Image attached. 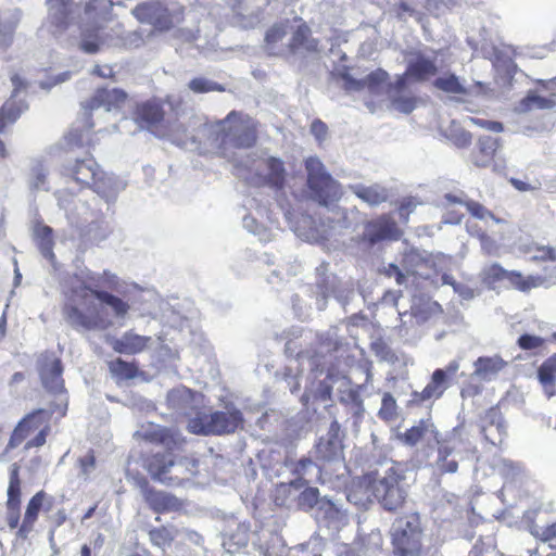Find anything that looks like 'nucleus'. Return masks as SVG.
I'll list each match as a JSON object with an SVG mask.
<instances>
[{"label":"nucleus","mask_w":556,"mask_h":556,"mask_svg":"<svg viewBox=\"0 0 556 556\" xmlns=\"http://www.w3.org/2000/svg\"><path fill=\"white\" fill-rule=\"evenodd\" d=\"M118 278L104 270L101 274L86 270L68 276L63 286L62 315L76 330H105L112 321L100 304L111 307L114 316L124 318L130 306L123 299L104 289L116 290Z\"/></svg>","instance_id":"obj_1"},{"label":"nucleus","mask_w":556,"mask_h":556,"mask_svg":"<svg viewBox=\"0 0 556 556\" xmlns=\"http://www.w3.org/2000/svg\"><path fill=\"white\" fill-rule=\"evenodd\" d=\"M38 374L43 388L55 395L47 409L37 408L27 413L14 426L3 450L7 455L24 442V450L39 448L51 433L50 421L58 424L68 410V394L64 386L63 365L54 352L45 351L38 357Z\"/></svg>","instance_id":"obj_2"},{"label":"nucleus","mask_w":556,"mask_h":556,"mask_svg":"<svg viewBox=\"0 0 556 556\" xmlns=\"http://www.w3.org/2000/svg\"><path fill=\"white\" fill-rule=\"evenodd\" d=\"M38 374L43 388L55 395L47 409L37 408L27 413L14 426L3 450L7 455L24 442V450L39 448L51 433L50 421L58 424L68 410V394L64 386L63 365L54 352L45 351L38 357Z\"/></svg>","instance_id":"obj_3"},{"label":"nucleus","mask_w":556,"mask_h":556,"mask_svg":"<svg viewBox=\"0 0 556 556\" xmlns=\"http://www.w3.org/2000/svg\"><path fill=\"white\" fill-rule=\"evenodd\" d=\"M217 129L211 134L212 154L227 157L233 149H250L257 142L258 123L240 111H230L216 123Z\"/></svg>","instance_id":"obj_4"},{"label":"nucleus","mask_w":556,"mask_h":556,"mask_svg":"<svg viewBox=\"0 0 556 556\" xmlns=\"http://www.w3.org/2000/svg\"><path fill=\"white\" fill-rule=\"evenodd\" d=\"M144 441L162 445L166 448L165 453H154L147 457L146 469L154 480L166 482V475L175 465L173 453L180 451L186 444V438L178 430L167 427H153L143 433Z\"/></svg>","instance_id":"obj_5"},{"label":"nucleus","mask_w":556,"mask_h":556,"mask_svg":"<svg viewBox=\"0 0 556 556\" xmlns=\"http://www.w3.org/2000/svg\"><path fill=\"white\" fill-rule=\"evenodd\" d=\"M424 529L417 513H407L395 519L390 531L392 556H424Z\"/></svg>","instance_id":"obj_6"},{"label":"nucleus","mask_w":556,"mask_h":556,"mask_svg":"<svg viewBox=\"0 0 556 556\" xmlns=\"http://www.w3.org/2000/svg\"><path fill=\"white\" fill-rule=\"evenodd\" d=\"M304 166L311 198L323 206L338 203L343 195L342 186L326 170L321 161L317 156H309Z\"/></svg>","instance_id":"obj_7"},{"label":"nucleus","mask_w":556,"mask_h":556,"mask_svg":"<svg viewBox=\"0 0 556 556\" xmlns=\"http://www.w3.org/2000/svg\"><path fill=\"white\" fill-rule=\"evenodd\" d=\"M61 176L78 186L79 189H93L100 192L105 186V173L92 153L66 156L60 169Z\"/></svg>","instance_id":"obj_8"},{"label":"nucleus","mask_w":556,"mask_h":556,"mask_svg":"<svg viewBox=\"0 0 556 556\" xmlns=\"http://www.w3.org/2000/svg\"><path fill=\"white\" fill-rule=\"evenodd\" d=\"M55 502V497L47 493L45 490L36 492L27 502L22 522L16 531L17 538L21 540L28 539V535L35 529V525L38 521L40 513L45 514L52 530L63 526L67 520V514L64 508H60L53 515H50Z\"/></svg>","instance_id":"obj_9"},{"label":"nucleus","mask_w":556,"mask_h":556,"mask_svg":"<svg viewBox=\"0 0 556 556\" xmlns=\"http://www.w3.org/2000/svg\"><path fill=\"white\" fill-rule=\"evenodd\" d=\"M403 479L404 477L394 467H390L380 478L375 472L365 476V481L374 496L389 511L396 510L405 503L406 493L401 486Z\"/></svg>","instance_id":"obj_10"},{"label":"nucleus","mask_w":556,"mask_h":556,"mask_svg":"<svg viewBox=\"0 0 556 556\" xmlns=\"http://www.w3.org/2000/svg\"><path fill=\"white\" fill-rule=\"evenodd\" d=\"M459 368L457 362H451L445 369H435L429 382L421 391H413L410 399L407 401L408 408L421 407L427 402H433L443 396L450 387V378L454 376Z\"/></svg>","instance_id":"obj_11"},{"label":"nucleus","mask_w":556,"mask_h":556,"mask_svg":"<svg viewBox=\"0 0 556 556\" xmlns=\"http://www.w3.org/2000/svg\"><path fill=\"white\" fill-rule=\"evenodd\" d=\"M165 115L163 101L157 98L136 102L130 111V118L138 128L155 136L165 129Z\"/></svg>","instance_id":"obj_12"},{"label":"nucleus","mask_w":556,"mask_h":556,"mask_svg":"<svg viewBox=\"0 0 556 556\" xmlns=\"http://www.w3.org/2000/svg\"><path fill=\"white\" fill-rule=\"evenodd\" d=\"M132 15L139 23L149 24L159 33L168 31L176 24L174 14L159 0L138 3Z\"/></svg>","instance_id":"obj_13"},{"label":"nucleus","mask_w":556,"mask_h":556,"mask_svg":"<svg viewBox=\"0 0 556 556\" xmlns=\"http://www.w3.org/2000/svg\"><path fill=\"white\" fill-rule=\"evenodd\" d=\"M140 490L149 508L157 514H179L185 510V501L173 493L156 490L151 486L147 479L140 482Z\"/></svg>","instance_id":"obj_14"},{"label":"nucleus","mask_w":556,"mask_h":556,"mask_svg":"<svg viewBox=\"0 0 556 556\" xmlns=\"http://www.w3.org/2000/svg\"><path fill=\"white\" fill-rule=\"evenodd\" d=\"M21 467L14 463L9 470V485L7 491V525L10 529H18L21 525L22 481Z\"/></svg>","instance_id":"obj_15"},{"label":"nucleus","mask_w":556,"mask_h":556,"mask_svg":"<svg viewBox=\"0 0 556 556\" xmlns=\"http://www.w3.org/2000/svg\"><path fill=\"white\" fill-rule=\"evenodd\" d=\"M402 231L390 214H381L365 224L363 240L376 244L384 240H399Z\"/></svg>","instance_id":"obj_16"},{"label":"nucleus","mask_w":556,"mask_h":556,"mask_svg":"<svg viewBox=\"0 0 556 556\" xmlns=\"http://www.w3.org/2000/svg\"><path fill=\"white\" fill-rule=\"evenodd\" d=\"M128 100V93L121 88L100 87L87 99L83 106L87 111L103 109L106 112L119 111Z\"/></svg>","instance_id":"obj_17"},{"label":"nucleus","mask_w":556,"mask_h":556,"mask_svg":"<svg viewBox=\"0 0 556 556\" xmlns=\"http://www.w3.org/2000/svg\"><path fill=\"white\" fill-rule=\"evenodd\" d=\"M408 84L405 77L396 76L395 80L390 83L387 88L392 108L404 114L413 112L419 102L418 97L409 88Z\"/></svg>","instance_id":"obj_18"},{"label":"nucleus","mask_w":556,"mask_h":556,"mask_svg":"<svg viewBox=\"0 0 556 556\" xmlns=\"http://www.w3.org/2000/svg\"><path fill=\"white\" fill-rule=\"evenodd\" d=\"M212 430L213 435L222 437L233 434L244 428V417L242 412L235 407H227L226 410L212 409Z\"/></svg>","instance_id":"obj_19"},{"label":"nucleus","mask_w":556,"mask_h":556,"mask_svg":"<svg viewBox=\"0 0 556 556\" xmlns=\"http://www.w3.org/2000/svg\"><path fill=\"white\" fill-rule=\"evenodd\" d=\"M438 74V66L434 60L426 56L422 52L412 53L406 70L400 77H405L408 83H425Z\"/></svg>","instance_id":"obj_20"},{"label":"nucleus","mask_w":556,"mask_h":556,"mask_svg":"<svg viewBox=\"0 0 556 556\" xmlns=\"http://www.w3.org/2000/svg\"><path fill=\"white\" fill-rule=\"evenodd\" d=\"M481 422L484 439L493 445H502L507 435V427L500 407L492 406L485 410Z\"/></svg>","instance_id":"obj_21"},{"label":"nucleus","mask_w":556,"mask_h":556,"mask_svg":"<svg viewBox=\"0 0 556 556\" xmlns=\"http://www.w3.org/2000/svg\"><path fill=\"white\" fill-rule=\"evenodd\" d=\"M49 5V21L54 34L65 33L75 20L74 0H47Z\"/></svg>","instance_id":"obj_22"},{"label":"nucleus","mask_w":556,"mask_h":556,"mask_svg":"<svg viewBox=\"0 0 556 556\" xmlns=\"http://www.w3.org/2000/svg\"><path fill=\"white\" fill-rule=\"evenodd\" d=\"M340 425L332 421L326 437H321L316 444L317 457L324 462L337 460L343 455V443L340 437Z\"/></svg>","instance_id":"obj_23"},{"label":"nucleus","mask_w":556,"mask_h":556,"mask_svg":"<svg viewBox=\"0 0 556 556\" xmlns=\"http://www.w3.org/2000/svg\"><path fill=\"white\" fill-rule=\"evenodd\" d=\"M501 140L491 136H480L471 150L469 159L475 167L485 168L491 166L496 153L501 149Z\"/></svg>","instance_id":"obj_24"},{"label":"nucleus","mask_w":556,"mask_h":556,"mask_svg":"<svg viewBox=\"0 0 556 556\" xmlns=\"http://www.w3.org/2000/svg\"><path fill=\"white\" fill-rule=\"evenodd\" d=\"M94 149L93 134L86 128L71 129L64 137L63 150L66 156L92 153Z\"/></svg>","instance_id":"obj_25"},{"label":"nucleus","mask_w":556,"mask_h":556,"mask_svg":"<svg viewBox=\"0 0 556 556\" xmlns=\"http://www.w3.org/2000/svg\"><path fill=\"white\" fill-rule=\"evenodd\" d=\"M152 342L149 336H140L134 330H128L121 338L112 339V349L119 354L135 355L146 351Z\"/></svg>","instance_id":"obj_26"},{"label":"nucleus","mask_w":556,"mask_h":556,"mask_svg":"<svg viewBox=\"0 0 556 556\" xmlns=\"http://www.w3.org/2000/svg\"><path fill=\"white\" fill-rule=\"evenodd\" d=\"M264 174H257L260 182L275 190H282L286 186L287 172L285 163L275 156L264 160Z\"/></svg>","instance_id":"obj_27"},{"label":"nucleus","mask_w":556,"mask_h":556,"mask_svg":"<svg viewBox=\"0 0 556 556\" xmlns=\"http://www.w3.org/2000/svg\"><path fill=\"white\" fill-rule=\"evenodd\" d=\"M288 50L295 53L299 50L308 52L318 51V40L312 37V30L308 25L302 22L292 33L288 43Z\"/></svg>","instance_id":"obj_28"},{"label":"nucleus","mask_w":556,"mask_h":556,"mask_svg":"<svg viewBox=\"0 0 556 556\" xmlns=\"http://www.w3.org/2000/svg\"><path fill=\"white\" fill-rule=\"evenodd\" d=\"M179 534L180 530L173 525L152 527L148 531L150 543L163 551L170 547Z\"/></svg>","instance_id":"obj_29"},{"label":"nucleus","mask_w":556,"mask_h":556,"mask_svg":"<svg viewBox=\"0 0 556 556\" xmlns=\"http://www.w3.org/2000/svg\"><path fill=\"white\" fill-rule=\"evenodd\" d=\"M212 408H198L187 422V430L195 435L211 437L212 430Z\"/></svg>","instance_id":"obj_30"},{"label":"nucleus","mask_w":556,"mask_h":556,"mask_svg":"<svg viewBox=\"0 0 556 556\" xmlns=\"http://www.w3.org/2000/svg\"><path fill=\"white\" fill-rule=\"evenodd\" d=\"M351 190L358 199L367 203L369 206H378L388 200L387 189L379 185H355L351 186Z\"/></svg>","instance_id":"obj_31"},{"label":"nucleus","mask_w":556,"mask_h":556,"mask_svg":"<svg viewBox=\"0 0 556 556\" xmlns=\"http://www.w3.org/2000/svg\"><path fill=\"white\" fill-rule=\"evenodd\" d=\"M289 30V21L273 24L265 33L264 48L269 55H278V46L286 38Z\"/></svg>","instance_id":"obj_32"},{"label":"nucleus","mask_w":556,"mask_h":556,"mask_svg":"<svg viewBox=\"0 0 556 556\" xmlns=\"http://www.w3.org/2000/svg\"><path fill=\"white\" fill-rule=\"evenodd\" d=\"M108 368L112 377L118 381L131 380L141 374L136 361L127 362L121 357L110 361Z\"/></svg>","instance_id":"obj_33"},{"label":"nucleus","mask_w":556,"mask_h":556,"mask_svg":"<svg viewBox=\"0 0 556 556\" xmlns=\"http://www.w3.org/2000/svg\"><path fill=\"white\" fill-rule=\"evenodd\" d=\"M25 105L11 97L0 108V132H4L7 128L13 125L21 116Z\"/></svg>","instance_id":"obj_34"},{"label":"nucleus","mask_w":556,"mask_h":556,"mask_svg":"<svg viewBox=\"0 0 556 556\" xmlns=\"http://www.w3.org/2000/svg\"><path fill=\"white\" fill-rule=\"evenodd\" d=\"M476 374L483 378L489 379L492 376L497 375L500 371H502L506 366L507 362H505L500 356H484L479 357L476 363Z\"/></svg>","instance_id":"obj_35"},{"label":"nucleus","mask_w":556,"mask_h":556,"mask_svg":"<svg viewBox=\"0 0 556 556\" xmlns=\"http://www.w3.org/2000/svg\"><path fill=\"white\" fill-rule=\"evenodd\" d=\"M81 39L79 42V49L88 54H94L100 51L103 43L101 36V27L92 26L81 29Z\"/></svg>","instance_id":"obj_36"},{"label":"nucleus","mask_w":556,"mask_h":556,"mask_svg":"<svg viewBox=\"0 0 556 556\" xmlns=\"http://www.w3.org/2000/svg\"><path fill=\"white\" fill-rule=\"evenodd\" d=\"M507 281L513 288L520 292H529L530 290L543 285L544 278L541 276H525L520 271L509 270Z\"/></svg>","instance_id":"obj_37"},{"label":"nucleus","mask_w":556,"mask_h":556,"mask_svg":"<svg viewBox=\"0 0 556 556\" xmlns=\"http://www.w3.org/2000/svg\"><path fill=\"white\" fill-rule=\"evenodd\" d=\"M35 239L37 241V245L40 250V252L46 256H54L53 255V247H54V240H53V230L50 226L47 225H37L35 227Z\"/></svg>","instance_id":"obj_38"},{"label":"nucleus","mask_w":556,"mask_h":556,"mask_svg":"<svg viewBox=\"0 0 556 556\" xmlns=\"http://www.w3.org/2000/svg\"><path fill=\"white\" fill-rule=\"evenodd\" d=\"M509 270H506L498 263H492L482 268L480 278L483 285L494 288L496 283L507 280Z\"/></svg>","instance_id":"obj_39"},{"label":"nucleus","mask_w":556,"mask_h":556,"mask_svg":"<svg viewBox=\"0 0 556 556\" xmlns=\"http://www.w3.org/2000/svg\"><path fill=\"white\" fill-rule=\"evenodd\" d=\"M454 447L446 443H440L438 447L437 466L442 475L455 473L458 470V463L455 459H448L453 454Z\"/></svg>","instance_id":"obj_40"},{"label":"nucleus","mask_w":556,"mask_h":556,"mask_svg":"<svg viewBox=\"0 0 556 556\" xmlns=\"http://www.w3.org/2000/svg\"><path fill=\"white\" fill-rule=\"evenodd\" d=\"M555 104L554 100L541 97L534 92H529L519 102V110L521 112H529L533 109H551Z\"/></svg>","instance_id":"obj_41"},{"label":"nucleus","mask_w":556,"mask_h":556,"mask_svg":"<svg viewBox=\"0 0 556 556\" xmlns=\"http://www.w3.org/2000/svg\"><path fill=\"white\" fill-rule=\"evenodd\" d=\"M433 86L446 93L466 94L467 89L459 83L458 77L455 74H448L443 77H439L433 81Z\"/></svg>","instance_id":"obj_42"},{"label":"nucleus","mask_w":556,"mask_h":556,"mask_svg":"<svg viewBox=\"0 0 556 556\" xmlns=\"http://www.w3.org/2000/svg\"><path fill=\"white\" fill-rule=\"evenodd\" d=\"M378 416L383 421H393L397 417V404L394 396L386 392L382 395L381 406L378 412Z\"/></svg>","instance_id":"obj_43"},{"label":"nucleus","mask_w":556,"mask_h":556,"mask_svg":"<svg viewBox=\"0 0 556 556\" xmlns=\"http://www.w3.org/2000/svg\"><path fill=\"white\" fill-rule=\"evenodd\" d=\"M188 87L194 93H206V92H212V91H218V92L225 91V88H224L223 85H220L218 83H215V81H212V80H208V79H206L204 77H194V78H192L189 81Z\"/></svg>","instance_id":"obj_44"},{"label":"nucleus","mask_w":556,"mask_h":556,"mask_svg":"<svg viewBox=\"0 0 556 556\" xmlns=\"http://www.w3.org/2000/svg\"><path fill=\"white\" fill-rule=\"evenodd\" d=\"M319 501V490L314 486H306L299 495L298 504L302 509H312Z\"/></svg>","instance_id":"obj_45"},{"label":"nucleus","mask_w":556,"mask_h":556,"mask_svg":"<svg viewBox=\"0 0 556 556\" xmlns=\"http://www.w3.org/2000/svg\"><path fill=\"white\" fill-rule=\"evenodd\" d=\"M427 427L424 421H420L419 425L413 426L407 429L402 435V441L410 446H415L426 434Z\"/></svg>","instance_id":"obj_46"},{"label":"nucleus","mask_w":556,"mask_h":556,"mask_svg":"<svg viewBox=\"0 0 556 556\" xmlns=\"http://www.w3.org/2000/svg\"><path fill=\"white\" fill-rule=\"evenodd\" d=\"M312 469H317V476L320 477L321 470L308 457H303L293 464L291 472L295 477L306 478Z\"/></svg>","instance_id":"obj_47"},{"label":"nucleus","mask_w":556,"mask_h":556,"mask_svg":"<svg viewBox=\"0 0 556 556\" xmlns=\"http://www.w3.org/2000/svg\"><path fill=\"white\" fill-rule=\"evenodd\" d=\"M465 206L468 210V212L478 219H485V218H492L495 222H500L498 218L495 217V215L484 207L481 203L473 201V200H467L465 202Z\"/></svg>","instance_id":"obj_48"},{"label":"nucleus","mask_w":556,"mask_h":556,"mask_svg":"<svg viewBox=\"0 0 556 556\" xmlns=\"http://www.w3.org/2000/svg\"><path fill=\"white\" fill-rule=\"evenodd\" d=\"M309 483L307 478L295 477L289 483H280L276 486V501H279L280 494H291V489L300 490Z\"/></svg>","instance_id":"obj_49"},{"label":"nucleus","mask_w":556,"mask_h":556,"mask_svg":"<svg viewBox=\"0 0 556 556\" xmlns=\"http://www.w3.org/2000/svg\"><path fill=\"white\" fill-rule=\"evenodd\" d=\"M448 139L455 147H457L459 149H465L471 144L472 135L470 131H468L464 128H460V129L452 130L451 134L448 135Z\"/></svg>","instance_id":"obj_50"},{"label":"nucleus","mask_w":556,"mask_h":556,"mask_svg":"<svg viewBox=\"0 0 556 556\" xmlns=\"http://www.w3.org/2000/svg\"><path fill=\"white\" fill-rule=\"evenodd\" d=\"M545 340L541 337L525 333L519 337L517 344L521 350H535L543 346Z\"/></svg>","instance_id":"obj_51"},{"label":"nucleus","mask_w":556,"mask_h":556,"mask_svg":"<svg viewBox=\"0 0 556 556\" xmlns=\"http://www.w3.org/2000/svg\"><path fill=\"white\" fill-rule=\"evenodd\" d=\"M389 79V74L383 70H377L369 73L364 81V86L366 85L369 89H375L377 87L382 86Z\"/></svg>","instance_id":"obj_52"},{"label":"nucleus","mask_w":556,"mask_h":556,"mask_svg":"<svg viewBox=\"0 0 556 556\" xmlns=\"http://www.w3.org/2000/svg\"><path fill=\"white\" fill-rule=\"evenodd\" d=\"M535 254L531 257L533 262H554L556 261V250L552 247L538 245L534 248Z\"/></svg>","instance_id":"obj_53"},{"label":"nucleus","mask_w":556,"mask_h":556,"mask_svg":"<svg viewBox=\"0 0 556 556\" xmlns=\"http://www.w3.org/2000/svg\"><path fill=\"white\" fill-rule=\"evenodd\" d=\"M416 206H417V202L415 201L414 198L408 197V198L403 199L400 202L399 207H397V212H399V216H400L401 220L404 223H407L409 219L410 213L414 212Z\"/></svg>","instance_id":"obj_54"},{"label":"nucleus","mask_w":556,"mask_h":556,"mask_svg":"<svg viewBox=\"0 0 556 556\" xmlns=\"http://www.w3.org/2000/svg\"><path fill=\"white\" fill-rule=\"evenodd\" d=\"M337 77L342 80L341 87L348 92L349 91H358L364 88L363 80H357V79L353 78L348 73H340V74H338Z\"/></svg>","instance_id":"obj_55"},{"label":"nucleus","mask_w":556,"mask_h":556,"mask_svg":"<svg viewBox=\"0 0 556 556\" xmlns=\"http://www.w3.org/2000/svg\"><path fill=\"white\" fill-rule=\"evenodd\" d=\"M104 544V538L99 534L89 544H84L80 549V556H97Z\"/></svg>","instance_id":"obj_56"},{"label":"nucleus","mask_w":556,"mask_h":556,"mask_svg":"<svg viewBox=\"0 0 556 556\" xmlns=\"http://www.w3.org/2000/svg\"><path fill=\"white\" fill-rule=\"evenodd\" d=\"M469 121L483 129L494 131V132H502L504 130V125L501 122L496 121H486L478 117H469Z\"/></svg>","instance_id":"obj_57"},{"label":"nucleus","mask_w":556,"mask_h":556,"mask_svg":"<svg viewBox=\"0 0 556 556\" xmlns=\"http://www.w3.org/2000/svg\"><path fill=\"white\" fill-rule=\"evenodd\" d=\"M311 132L319 142L324 141L328 134V126L319 118H315L311 124Z\"/></svg>","instance_id":"obj_58"},{"label":"nucleus","mask_w":556,"mask_h":556,"mask_svg":"<svg viewBox=\"0 0 556 556\" xmlns=\"http://www.w3.org/2000/svg\"><path fill=\"white\" fill-rule=\"evenodd\" d=\"M481 242L482 251L485 255H493L497 251L495 242L484 232L478 235Z\"/></svg>","instance_id":"obj_59"},{"label":"nucleus","mask_w":556,"mask_h":556,"mask_svg":"<svg viewBox=\"0 0 556 556\" xmlns=\"http://www.w3.org/2000/svg\"><path fill=\"white\" fill-rule=\"evenodd\" d=\"M538 377L543 386H554L556 374L552 371L549 368H546L543 365H541L538 370Z\"/></svg>","instance_id":"obj_60"},{"label":"nucleus","mask_w":556,"mask_h":556,"mask_svg":"<svg viewBox=\"0 0 556 556\" xmlns=\"http://www.w3.org/2000/svg\"><path fill=\"white\" fill-rule=\"evenodd\" d=\"M389 277H394L397 285H403L406 281V276L402 273L400 267L395 264H389L386 269Z\"/></svg>","instance_id":"obj_61"},{"label":"nucleus","mask_w":556,"mask_h":556,"mask_svg":"<svg viewBox=\"0 0 556 556\" xmlns=\"http://www.w3.org/2000/svg\"><path fill=\"white\" fill-rule=\"evenodd\" d=\"M80 467L84 472H88L96 466V456L93 451H89L84 457L79 459Z\"/></svg>","instance_id":"obj_62"},{"label":"nucleus","mask_w":556,"mask_h":556,"mask_svg":"<svg viewBox=\"0 0 556 556\" xmlns=\"http://www.w3.org/2000/svg\"><path fill=\"white\" fill-rule=\"evenodd\" d=\"M536 535L544 542L553 540L556 538V522L543 528Z\"/></svg>","instance_id":"obj_63"},{"label":"nucleus","mask_w":556,"mask_h":556,"mask_svg":"<svg viewBox=\"0 0 556 556\" xmlns=\"http://www.w3.org/2000/svg\"><path fill=\"white\" fill-rule=\"evenodd\" d=\"M291 556H320V555L311 552L308 549L307 544H302V545L293 547L291 549Z\"/></svg>","instance_id":"obj_64"}]
</instances>
